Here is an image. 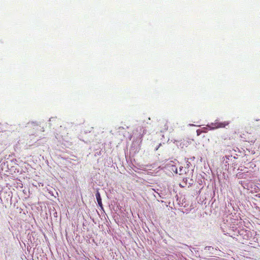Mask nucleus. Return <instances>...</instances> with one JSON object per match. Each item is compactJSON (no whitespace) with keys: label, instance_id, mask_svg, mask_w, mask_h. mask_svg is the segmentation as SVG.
<instances>
[{"label":"nucleus","instance_id":"1","mask_svg":"<svg viewBox=\"0 0 260 260\" xmlns=\"http://www.w3.org/2000/svg\"><path fill=\"white\" fill-rule=\"evenodd\" d=\"M95 197L98 203V204L100 206H102V199L100 196V193L99 191H97L95 193Z\"/></svg>","mask_w":260,"mask_h":260},{"label":"nucleus","instance_id":"2","mask_svg":"<svg viewBox=\"0 0 260 260\" xmlns=\"http://www.w3.org/2000/svg\"><path fill=\"white\" fill-rule=\"evenodd\" d=\"M218 123L217 127L219 128H223L225 127L226 126L229 124V122L228 121H223V122H219Z\"/></svg>","mask_w":260,"mask_h":260},{"label":"nucleus","instance_id":"3","mask_svg":"<svg viewBox=\"0 0 260 260\" xmlns=\"http://www.w3.org/2000/svg\"><path fill=\"white\" fill-rule=\"evenodd\" d=\"M217 122H218V121H216L214 123H211V128L212 129H215V128H219V127H217V125H218Z\"/></svg>","mask_w":260,"mask_h":260},{"label":"nucleus","instance_id":"4","mask_svg":"<svg viewBox=\"0 0 260 260\" xmlns=\"http://www.w3.org/2000/svg\"><path fill=\"white\" fill-rule=\"evenodd\" d=\"M201 132H201L200 129H198V130L197 131V135H198V136H199V135L201 134Z\"/></svg>","mask_w":260,"mask_h":260}]
</instances>
